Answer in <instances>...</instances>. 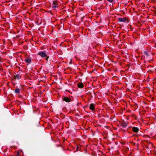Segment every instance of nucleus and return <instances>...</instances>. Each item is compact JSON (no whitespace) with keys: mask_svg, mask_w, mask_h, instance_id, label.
<instances>
[{"mask_svg":"<svg viewBox=\"0 0 156 156\" xmlns=\"http://www.w3.org/2000/svg\"><path fill=\"white\" fill-rule=\"evenodd\" d=\"M38 55H40L42 57H46L45 59L47 60H48V59L49 58V57L47 56V52L46 51H40L38 53Z\"/></svg>","mask_w":156,"mask_h":156,"instance_id":"nucleus-1","label":"nucleus"},{"mask_svg":"<svg viewBox=\"0 0 156 156\" xmlns=\"http://www.w3.org/2000/svg\"><path fill=\"white\" fill-rule=\"evenodd\" d=\"M58 5L57 3V2L56 1H54L53 2L52 5V7L54 8H55L58 7Z\"/></svg>","mask_w":156,"mask_h":156,"instance_id":"nucleus-2","label":"nucleus"},{"mask_svg":"<svg viewBox=\"0 0 156 156\" xmlns=\"http://www.w3.org/2000/svg\"><path fill=\"white\" fill-rule=\"evenodd\" d=\"M118 21L120 22H125L127 20V18L126 17L124 18H118Z\"/></svg>","mask_w":156,"mask_h":156,"instance_id":"nucleus-3","label":"nucleus"},{"mask_svg":"<svg viewBox=\"0 0 156 156\" xmlns=\"http://www.w3.org/2000/svg\"><path fill=\"white\" fill-rule=\"evenodd\" d=\"M25 61L28 64L30 63L31 62V59L30 57H27L25 59Z\"/></svg>","mask_w":156,"mask_h":156,"instance_id":"nucleus-4","label":"nucleus"},{"mask_svg":"<svg viewBox=\"0 0 156 156\" xmlns=\"http://www.w3.org/2000/svg\"><path fill=\"white\" fill-rule=\"evenodd\" d=\"M63 100L67 102H69L71 101L70 98L66 97H64Z\"/></svg>","mask_w":156,"mask_h":156,"instance_id":"nucleus-5","label":"nucleus"},{"mask_svg":"<svg viewBox=\"0 0 156 156\" xmlns=\"http://www.w3.org/2000/svg\"><path fill=\"white\" fill-rule=\"evenodd\" d=\"M132 130L134 132L137 133L139 130V129L137 127H133L132 128Z\"/></svg>","mask_w":156,"mask_h":156,"instance_id":"nucleus-6","label":"nucleus"},{"mask_svg":"<svg viewBox=\"0 0 156 156\" xmlns=\"http://www.w3.org/2000/svg\"><path fill=\"white\" fill-rule=\"evenodd\" d=\"M95 105L94 104L92 103L90 105V108L92 110H94Z\"/></svg>","mask_w":156,"mask_h":156,"instance_id":"nucleus-7","label":"nucleus"},{"mask_svg":"<svg viewBox=\"0 0 156 156\" xmlns=\"http://www.w3.org/2000/svg\"><path fill=\"white\" fill-rule=\"evenodd\" d=\"M21 78V76L19 74H16L14 76V78L15 79H19Z\"/></svg>","mask_w":156,"mask_h":156,"instance_id":"nucleus-8","label":"nucleus"},{"mask_svg":"<svg viewBox=\"0 0 156 156\" xmlns=\"http://www.w3.org/2000/svg\"><path fill=\"white\" fill-rule=\"evenodd\" d=\"M121 126L123 128H125L127 126V124L126 122H122L121 123Z\"/></svg>","mask_w":156,"mask_h":156,"instance_id":"nucleus-9","label":"nucleus"},{"mask_svg":"<svg viewBox=\"0 0 156 156\" xmlns=\"http://www.w3.org/2000/svg\"><path fill=\"white\" fill-rule=\"evenodd\" d=\"M78 86L80 88H82L83 87V85L82 83H80L78 84Z\"/></svg>","mask_w":156,"mask_h":156,"instance_id":"nucleus-10","label":"nucleus"},{"mask_svg":"<svg viewBox=\"0 0 156 156\" xmlns=\"http://www.w3.org/2000/svg\"><path fill=\"white\" fill-rule=\"evenodd\" d=\"M15 92L16 93L19 94L20 92V89L18 88H16L15 90Z\"/></svg>","mask_w":156,"mask_h":156,"instance_id":"nucleus-11","label":"nucleus"},{"mask_svg":"<svg viewBox=\"0 0 156 156\" xmlns=\"http://www.w3.org/2000/svg\"><path fill=\"white\" fill-rule=\"evenodd\" d=\"M144 54L146 56H149V54L147 51H144Z\"/></svg>","mask_w":156,"mask_h":156,"instance_id":"nucleus-12","label":"nucleus"},{"mask_svg":"<svg viewBox=\"0 0 156 156\" xmlns=\"http://www.w3.org/2000/svg\"><path fill=\"white\" fill-rule=\"evenodd\" d=\"M108 1L112 2L113 1V0H107Z\"/></svg>","mask_w":156,"mask_h":156,"instance_id":"nucleus-13","label":"nucleus"},{"mask_svg":"<svg viewBox=\"0 0 156 156\" xmlns=\"http://www.w3.org/2000/svg\"><path fill=\"white\" fill-rule=\"evenodd\" d=\"M17 156H19V152H17Z\"/></svg>","mask_w":156,"mask_h":156,"instance_id":"nucleus-14","label":"nucleus"}]
</instances>
